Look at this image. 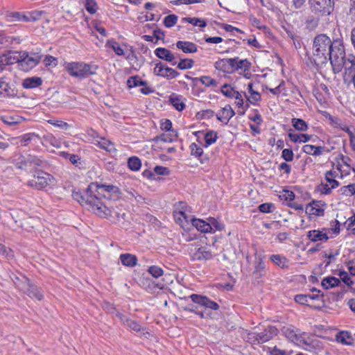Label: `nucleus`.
<instances>
[{
    "label": "nucleus",
    "instance_id": "nucleus-48",
    "mask_svg": "<svg viewBox=\"0 0 355 355\" xmlns=\"http://www.w3.org/2000/svg\"><path fill=\"white\" fill-rule=\"evenodd\" d=\"M341 193L346 196H352L355 193V184L343 186L340 189Z\"/></svg>",
    "mask_w": 355,
    "mask_h": 355
},
{
    "label": "nucleus",
    "instance_id": "nucleus-24",
    "mask_svg": "<svg viewBox=\"0 0 355 355\" xmlns=\"http://www.w3.org/2000/svg\"><path fill=\"white\" fill-rule=\"evenodd\" d=\"M234 60L232 58L221 59L215 62L214 67L217 70L226 71L230 68L232 69V65L234 63Z\"/></svg>",
    "mask_w": 355,
    "mask_h": 355
},
{
    "label": "nucleus",
    "instance_id": "nucleus-53",
    "mask_svg": "<svg viewBox=\"0 0 355 355\" xmlns=\"http://www.w3.org/2000/svg\"><path fill=\"white\" fill-rule=\"evenodd\" d=\"M43 13H44L43 11H40V10H34V11L28 12V21H35L39 20Z\"/></svg>",
    "mask_w": 355,
    "mask_h": 355
},
{
    "label": "nucleus",
    "instance_id": "nucleus-36",
    "mask_svg": "<svg viewBox=\"0 0 355 355\" xmlns=\"http://www.w3.org/2000/svg\"><path fill=\"white\" fill-rule=\"evenodd\" d=\"M235 257V251L234 248L230 243L225 245V248L223 249V259L231 261Z\"/></svg>",
    "mask_w": 355,
    "mask_h": 355
},
{
    "label": "nucleus",
    "instance_id": "nucleus-45",
    "mask_svg": "<svg viewBox=\"0 0 355 355\" xmlns=\"http://www.w3.org/2000/svg\"><path fill=\"white\" fill-rule=\"evenodd\" d=\"M178 21V17L174 15H168L164 19V24L167 28H171L175 26Z\"/></svg>",
    "mask_w": 355,
    "mask_h": 355
},
{
    "label": "nucleus",
    "instance_id": "nucleus-3",
    "mask_svg": "<svg viewBox=\"0 0 355 355\" xmlns=\"http://www.w3.org/2000/svg\"><path fill=\"white\" fill-rule=\"evenodd\" d=\"M330 64L334 74L340 73L343 69H345V74L349 73L350 76L355 73V56L352 54L346 55L344 46L337 50V54Z\"/></svg>",
    "mask_w": 355,
    "mask_h": 355
},
{
    "label": "nucleus",
    "instance_id": "nucleus-21",
    "mask_svg": "<svg viewBox=\"0 0 355 355\" xmlns=\"http://www.w3.org/2000/svg\"><path fill=\"white\" fill-rule=\"evenodd\" d=\"M307 237L313 242L327 241L329 239L327 234L322 233L318 230L309 231L307 234Z\"/></svg>",
    "mask_w": 355,
    "mask_h": 355
},
{
    "label": "nucleus",
    "instance_id": "nucleus-10",
    "mask_svg": "<svg viewBox=\"0 0 355 355\" xmlns=\"http://www.w3.org/2000/svg\"><path fill=\"white\" fill-rule=\"evenodd\" d=\"M189 297L194 303L202 305L206 308H209L212 310H217L219 308V306L216 302L210 300L205 296L192 294Z\"/></svg>",
    "mask_w": 355,
    "mask_h": 355
},
{
    "label": "nucleus",
    "instance_id": "nucleus-27",
    "mask_svg": "<svg viewBox=\"0 0 355 355\" xmlns=\"http://www.w3.org/2000/svg\"><path fill=\"white\" fill-rule=\"evenodd\" d=\"M336 340L346 345H352L354 343V338L348 331H340L336 335Z\"/></svg>",
    "mask_w": 355,
    "mask_h": 355
},
{
    "label": "nucleus",
    "instance_id": "nucleus-39",
    "mask_svg": "<svg viewBox=\"0 0 355 355\" xmlns=\"http://www.w3.org/2000/svg\"><path fill=\"white\" fill-rule=\"evenodd\" d=\"M128 166L132 171H138L141 168V162L137 157H131L128 160Z\"/></svg>",
    "mask_w": 355,
    "mask_h": 355
},
{
    "label": "nucleus",
    "instance_id": "nucleus-6",
    "mask_svg": "<svg viewBox=\"0 0 355 355\" xmlns=\"http://www.w3.org/2000/svg\"><path fill=\"white\" fill-rule=\"evenodd\" d=\"M313 12L319 16L330 15L334 10V0H309Z\"/></svg>",
    "mask_w": 355,
    "mask_h": 355
},
{
    "label": "nucleus",
    "instance_id": "nucleus-38",
    "mask_svg": "<svg viewBox=\"0 0 355 355\" xmlns=\"http://www.w3.org/2000/svg\"><path fill=\"white\" fill-rule=\"evenodd\" d=\"M243 338L252 345H258L259 343L258 332H245Z\"/></svg>",
    "mask_w": 355,
    "mask_h": 355
},
{
    "label": "nucleus",
    "instance_id": "nucleus-18",
    "mask_svg": "<svg viewBox=\"0 0 355 355\" xmlns=\"http://www.w3.org/2000/svg\"><path fill=\"white\" fill-rule=\"evenodd\" d=\"M22 51H8L4 53L5 57L6 58V64L8 65H11L15 63H19V67H21V55Z\"/></svg>",
    "mask_w": 355,
    "mask_h": 355
},
{
    "label": "nucleus",
    "instance_id": "nucleus-43",
    "mask_svg": "<svg viewBox=\"0 0 355 355\" xmlns=\"http://www.w3.org/2000/svg\"><path fill=\"white\" fill-rule=\"evenodd\" d=\"M85 7L89 14H95L98 9L97 3L95 0H85Z\"/></svg>",
    "mask_w": 355,
    "mask_h": 355
},
{
    "label": "nucleus",
    "instance_id": "nucleus-31",
    "mask_svg": "<svg viewBox=\"0 0 355 355\" xmlns=\"http://www.w3.org/2000/svg\"><path fill=\"white\" fill-rule=\"evenodd\" d=\"M270 260L277 266L282 268H288V260L280 254H273L270 257Z\"/></svg>",
    "mask_w": 355,
    "mask_h": 355
},
{
    "label": "nucleus",
    "instance_id": "nucleus-42",
    "mask_svg": "<svg viewBox=\"0 0 355 355\" xmlns=\"http://www.w3.org/2000/svg\"><path fill=\"white\" fill-rule=\"evenodd\" d=\"M183 20L193 24L195 26H199L205 28L207 26V22L204 19H201L197 17H185Z\"/></svg>",
    "mask_w": 355,
    "mask_h": 355
},
{
    "label": "nucleus",
    "instance_id": "nucleus-11",
    "mask_svg": "<svg viewBox=\"0 0 355 355\" xmlns=\"http://www.w3.org/2000/svg\"><path fill=\"white\" fill-rule=\"evenodd\" d=\"M326 204L321 200H313L310 202L306 208V213L313 214L318 216H322L324 214V207Z\"/></svg>",
    "mask_w": 355,
    "mask_h": 355
},
{
    "label": "nucleus",
    "instance_id": "nucleus-29",
    "mask_svg": "<svg viewBox=\"0 0 355 355\" xmlns=\"http://www.w3.org/2000/svg\"><path fill=\"white\" fill-rule=\"evenodd\" d=\"M338 172L335 170H330L325 173V180L331 186V188H336L339 186V182L336 180Z\"/></svg>",
    "mask_w": 355,
    "mask_h": 355
},
{
    "label": "nucleus",
    "instance_id": "nucleus-51",
    "mask_svg": "<svg viewBox=\"0 0 355 355\" xmlns=\"http://www.w3.org/2000/svg\"><path fill=\"white\" fill-rule=\"evenodd\" d=\"M179 75L180 73L177 71L168 67H166L164 73L162 74V77L171 79L178 76Z\"/></svg>",
    "mask_w": 355,
    "mask_h": 355
},
{
    "label": "nucleus",
    "instance_id": "nucleus-37",
    "mask_svg": "<svg viewBox=\"0 0 355 355\" xmlns=\"http://www.w3.org/2000/svg\"><path fill=\"white\" fill-rule=\"evenodd\" d=\"M0 89L4 90L6 96H16L17 93L15 90L12 88L7 83L0 78ZM2 94L1 90H0V95Z\"/></svg>",
    "mask_w": 355,
    "mask_h": 355
},
{
    "label": "nucleus",
    "instance_id": "nucleus-23",
    "mask_svg": "<svg viewBox=\"0 0 355 355\" xmlns=\"http://www.w3.org/2000/svg\"><path fill=\"white\" fill-rule=\"evenodd\" d=\"M191 220L192 225L196 227L198 230L205 233L211 232V224L201 219L192 218Z\"/></svg>",
    "mask_w": 355,
    "mask_h": 355
},
{
    "label": "nucleus",
    "instance_id": "nucleus-4",
    "mask_svg": "<svg viewBox=\"0 0 355 355\" xmlns=\"http://www.w3.org/2000/svg\"><path fill=\"white\" fill-rule=\"evenodd\" d=\"M16 286L28 296L41 300L43 298V293L40 289L34 284L31 283L29 279L24 276L21 277H15L13 279Z\"/></svg>",
    "mask_w": 355,
    "mask_h": 355
},
{
    "label": "nucleus",
    "instance_id": "nucleus-16",
    "mask_svg": "<svg viewBox=\"0 0 355 355\" xmlns=\"http://www.w3.org/2000/svg\"><path fill=\"white\" fill-rule=\"evenodd\" d=\"M42 162L40 159L29 155L24 161L19 163V168L24 170H31L40 166Z\"/></svg>",
    "mask_w": 355,
    "mask_h": 355
},
{
    "label": "nucleus",
    "instance_id": "nucleus-13",
    "mask_svg": "<svg viewBox=\"0 0 355 355\" xmlns=\"http://www.w3.org/2000/svg\"><path fill=\"white\" fill-rule=\"evenodd\" d=\"M90 185H93L92 189L94 187H95V188H98L100 190H102V191H105L107 193H103V196L105 198H106L107 200H111L112 195H114L115 198L119 197V189L116 186L105 185V184H102L101 186H96V185L94 184L93 183L91 184Z\"/></svg>",
    "mask_w": 355,
    "mask_h": 355
},
{
    "label": "nucleus",
    "instance_id": "nucleus-22",
    "mask_svg": "<svg viewBox=\"0 0 355 355\" xmlns=\"http://www.w3.org/2000/svg\"><path fill=\"white\" fill-rule=\"evenodd\" d=\"M121 263L127 267H134L137 263V258L135 255L125 253L121 254L119 257Z\"/></svg>",
    "mask_w": 355,
    "mask_h": 355
},
{
    "label": "nucleus",
    "instance_id": "nucleus-61",
    "mask_svg": "<svg viewBox=\"0 0 355 355\" xmlns=\"http://www.w3.org/2000/svg\"><path fill=\"white\" fill-rule=\"evenodd\" d=\"M43 62L46 67H55L58 64L57 59L51 55H46L44 59L43 60Z\"/></svg>",
    "mask_w": 355,
    "mask_h": 355
},
{
    "label": "nucleus",
    "instance_id": "nucleus-28",
    "mask_svg": "<svg viewBox=\"0 0 355 355\" xmlns=\"http://www.w3.org/2000/svg\"><path fill=\"white\" fill-rule=\"evenodd\" d=\"M42 83V80L40 77H31L26 78L22 85L24 88L32 89L40 86Z\"/></svg>",
    "mask_w": 355,
    "mask_h": 355
},
{
    "label": "nucleus",
    "instance_id": "nucleus-40",
    "mask_svg": "<svg viewBox=\"0 0 355 355\" xmlns=\"http://www.w3.org/2000/svg\"><path fill=\"white\" fill-rule=\"evenodd\" d=\"M292 125L295 128V129L299 131H306L308 128L307 123L303 119H293Z\"/></svg>",
    "mask_w": 355,
    "mask_h": 355
},
{
    "label": "nucleus",
    "instance_id": "nucleus-56",
    "mask_svg": "<svg viewBox=\"0 0 355 355\" xmlns=\"http://www.w3.org/2000/svg\"><path fill=\"white\" fill-rule=\"evenodd\" d=\"M48 123L63 130H67L69 127V125L67 123L64 122L62 121H55L50 119L48 120Z\"/></svg>",
    "mask_w": 355,
    "mask_h": 355
},
{
    "label": "nucleus",
    "instance_id": "nucleus-60",
    "mask_svg": "<svg viewBox=\"0 0 355 355\" xmlns=\"http://www.w3.org/2000/svg\"><path fill=\"white\" fill-rule=\"evenodd\" d=\"M340 277L342 279L343 282L348 286H350L353 284L354 282L349 276L348 273L345 271H342L339 274Z\"/></svg>",
    "mask_w": 355,
    "mask_h": 355
},
{
    "label": "nucleus",
    "instance_id": "nucleus-46",
    "mask_svg": "<svg viewBox=\"0 0 355 355\" xmlns=\"http://www.w3.org/2000/svg\"><path fill=\"white\" fill-rule=\"evenodd\" d=\"M236 90L234 89V88L231 87L227 84H225L221 87V92L227 97L229 98H234L236 94Z\"/></svg>",
    "mask_w": 355,
    "mask_h": 355
},
{
    "label": "nucleus",
    "instance_id": "nucleus-25",
    "mask_svg": "<svg viewBox=\"0 0 355 355\" xmlns=\"http://www.w3.org/2000/svg\"><path fill=\"white\" fill-rule=\"evenodd\" d=\"M324 148L323 146H315L313 145L306 144L302 148V151L308 155L313 156H320L324 152Z\"/></svg>",
    "mask_w": 355,
    "mask_h": 355
},
{
    "label": "nucleus",
    "instance_id": "nucleus-26",
    "mask_svg": "<svg viewBox=\"0 0 355 355\" xmlns=\"http://www.w3.org/2000/svg\"><path fill=\"white\" fill-rule=\"evenodd\" d=\"M254 271L253 275L256 279L261 277L263 275L265 263L261 257H257L254 261Z\"/></svg>",
    "mask_w": 355,
    "mask_h": 355
},
{
    "label": "nucleus",
    "instance_id": "nucleus-50",
    "mask_svg": "<svg viewBox=\"0 0 355 355\" xmlns=\"http://www.w3.org/2000/svg\"><path fill=\"white\" fill-rule=\"evenodd\" d=\"M148 272L155 278L161 277L164 273L163 270L157 266H150L148 269Z\"/></svg>",
    "mask_w": 355,
    "mask_h": 355
},
{
    "label": "nucleus",
    "instance_id": "nucleus-9",
    "mask_svg": "<svg viewBox=\"0 0 355 355\" xmlns=\"http://www.w3.org/2000/svg\"><path fill=\"white\" fill-rule=\"evenodd\" d=\"M282 331L283 334L289 339L291 342L297 344H304L306 345H309L306 341L304 340V338L302 337V334H300V331L298 329H296L293 326H284L282 329Z\"/></svg>",
    "mask_w": 355,
    "mask_h": 355
},
{
    "label": "nucleus",
    "instance_id": "nucleus-17",
    "mask_svg": "<svg viewBox=\"0 0 355 355\" xmlns=\"http://www.w3.org/2000/svg\"><path fill=\"white\" fill-rule=\"evenodd\" d=\"M155 54L160 59L172 62L173 65L176 64V62L174 61L175 59L174 54L168 49L162 47L157 48L155 51Z\"/></svg>",
    "mask_w": 355,
    "mask_h": 355
},
{
    "label": "nucleus",
    "instance_id": "nucleus-15",
    "mask_svg": "<svg viewBox=\"0 0 355 355\" xmlns=\"http://www.w3.org/2000/svg\"><path fill=\"white\" fill-rule=\"evenodd\" d=\"M258 334L259 343H264L276 336L278 334V329L274 326H268L263 331Z\"/></svg>",
    "mask_w": 355,
    "mask_h": 355
},
{
    "label": "nucleus",
    "instance_id": "nucleus-64",
    "mask_svg": "<svg viewBox=\"0 0 355 355\" xmlns=\"http://www.w3.org/2000/svg\"><path fill=\"white\" fill-rule=\"evenodd\" d=\"M274 206L272 203H263L259 206V210L262 213H270Z\"/></svg>",
    "mask_w": 355,
    "mask_h": 355
},
{
    "label": "nucleus",
    "instance_id": "nucleus-34",
    "mask_svg": "<svg viewBox=\"0 0 355 355\" xmlns=\"http://www.w3.org/2000/svg\"><path fill=\"white\" fill-rule=\"evenodd\" d=\"M174 217L175 220L184 228V226L189 223V217L182 211L175 212Z\"/></svg>",
    "mask_w": 355,
    "mask_h": 355
},
{
    "label": "nucleus",
    "instance_id": "nucleus-7",
    "mask_svg": "<svg viewBox=\"0 0 355 355\" xmlns=\"http://www.w3.org/2000/svg\"><path fill=\"white\" fill-rule=\"evenodd\" d=\"M55 183L54 178L44 171H39L33 178L29 180L27 184L38 190L42 189L47 186L53 185Z\"/></svg>",
    "mask_w": 355,
    "mask_h": 355
},
{
    "label": "nucleus",
    "instance_id": "nucleus-57",
    "mask_svg": "<svg viewBox=\"0 0 355 355\" xmlns=\"http://www.w3.org/2000/svg\"><path fill=\"white\" fill-rule=\"evenodd\" d=\"M125 324L135 331H139L141 330V325L135 320L125 319Z\"/></svg>",
    "mask_w": 355,
    "mask_h": 355
},
{
    "label": "nucleus",
    "instance_id": "nucleus-32",
    "mask_svg": "<svg viewBox=\"0 0 355 355\" xmlns=\"http://www.w3.org/2000/svg\"><path fill=\"white\" fill-rule=\"evenodd\" d=\"M340 284L339 279L334 277H327L322 279V286L325 289L338 286Z\"/></svg>",
    "mask_w": 355,
    "mask_h": 355
},
{
    "label": "nucleus",
    "instance_id": "nucleus-8",
    "mask_svg": "<svg viewBox=\"0 0 355 355\" xmlns=\"http://www.w3.org/2000/svg\"><path fill=\"white\" fill-rule=\"evenodd\" d=\"M22 59L20 68L25 71H28L37 66L42 60V55L39 52L28 53L22 51Z\"/></svg>",
    "mask_w": 355,
    "mask_h": 355
},
{
    "label": "nucleus",
    "instance_id": "nucleus-49",
    "mask_svg": "<svg viewBox=\"0 0 355 355\" xmlns=\"http://www.w3.org/2000/svg\"><path fill=\"white\" fill-rule=\"evenodd\" d=\"M100 148L106 150L107 151H112L114 149V144L110 141L101 137V141H98Z\"/></svg>",
    "mask_w": 355,
    "mask_h": 355
},
{
    "label": "nucleus",
    "instance_id": "nucleus-44",
    "mask_svg": "<svg viewBox=\"0 0 355 355\" xmlns=\"http://www.w3.org/2000/svg\"><path fill=\"white\" fill-rule=\"evenodd\" d=\"M217 133L213 130L209 131L205 135L206 146H208L216 142L217 139Z\"/></svg>",
    "mask_w": 355,
    "mask_h": 355
},
{
    "label": "nucleus",
    "instance_id": "nucleus-55",
    "mask_svg": "<svg viewBox=\"0 0 355 355\" xmlns=\"http://www.w3.org/2000/svg\"><path fill=\"white\" fill-rule=\"evenodd\" d=\"M170 101L173 106L175 107L177 110L182 111L184 110L185 105L178 98H171Z\"/></svg>",
    "mask_w": 355,
    "mask_h": 355
},
{
    "label": "nucleus",
    "instance_id": "nucleus-35",
    "mask_svg": "<svg viewBox=\"0 0 355 355\" xmlns=\"http://www.w3.org/2000/svg\"><path fill=\"white\" fill-rule=\"evenodd\" d=\"M192 80H200L202 83V84H203L206 87H215L218 85V83L216 82V80L215 79L211 78L210 76H203L199 78H192Z\"/></svg>",
    "mask_w": 355,
    "mask_h": 355
},
{
    "label": "nucleus",
    "instance_id": "nucleus-41",
    "mask_svg": "<svg viewBox=\"0 0 355 355\" xmlns=\"http://www.w3.org/2000/svg\"><path fill=\"white\" fill-rule=\"evenodd\" d=\"M24 119L19 116H9L3 118V121L9 125H13L21 123Z\"/></svg>",
    "mask_w": 355,
    "mask_h": 355
},
{
    "label": "nucleus",
    "instance_id": "nucleus-62",
    "mask_svg": "<svg viewBox=\"0 0 355 355\" xmlns=\"http://www.w3.org/2000/svg\"><path fill=\"white\" fill-rule=\"evenodd\" d=\"M209 224H211V229L215 227L218 230H222L224 229V225L219 223L216 218H209Z\"/></svg>",
    "mask_w": 355,
    "mask_h": 355
},
{
    "label": "nucleus",
    "instance_id": "nucleus-2",
    "mask_svg": "<svg viewBox=\"0 0 355 355\" xmlns=\"http://www.w3.org/2000/svg\"><path fill=\"white\" fill-rule=\"evenodd\" d=\"M344 46L341 39L331 40L326 34H320L315 37L313 44V60L318 68L326 66L328 62L331 63L337 50Z\"/></svg>",
    "mask_w": 355,
    "mask_h": 355
},
{
    "label": "nucleus",
    "instance_id": "nucleus-5",
    "mask_svg": "<svg viewBox=\"0 0 355 355\" xmlns=\"http://www.w3.org/2000/svg\"><path fill=\"white\" fill-rule=\"evenodd\" d=\"M66 69L69 73L79 79L87 77L89 75L95 74L96 72L92 70L91 65L84 62L68 63Z\"/></svg>",
    "mask_w": 355,
    "mask_h": 355
},
{
    "label": "nucleus",
    "instance_id": "nucleus-12",
    "mask_svg": "<svg viewBox=\"0 0 355 355\" xmlns=\"http://www.w3.org/2000/svg\"><path fill=\"white\" fill-rule=\"evenodd\" d=\"M213 255L211 252L208 249L207 247L201 246L198 248H195L194 252L192 253L191 257L193 260H209L212 258Z\"/></svg>",
    "mask_w": 355,
    "mask_h": 355
},
{
    "label": "nucleus",
    "instance_id": "nucleus-30",
    "mask_svg": "<svg viewBox=\"0 0 355 355\" xmlns=\"http://www.w3.org/2000/svg\"><path fill=\"white\" fill-rule=\"evenodd\" d=\"M329 120L331 121V124L336 128H340L343 131L346 132L349 135V132H352L351 128H349L345 123H344L340 119L337 117L330 116Z\"/></svg>",
    "mask_w": 355,
    "mask_h": 355
},
{
    "label": "nucleus",
    "instance_id": "nucleus-14",
    "mask_svg": "<svg viewBox=\"0 0 355 355\" xmlns=\"http://www.w3.org/2000/svg\"><path fill=\"white\" fill-rule=\"evenodd\" d=\"M234 114L235 112L231 106L230 105H227L221 110H220L216 116L218 121L226 125L228 123L230 119L234 116Z\"/></svg>",
    "mask_w": 355,
    "mask_h": 355
},
{
    "label": "nucleus",
    "instance_id": "nucleus-33",
    "mask_svg": "<svg viewBox=\"0 0 355 355\" xmlns=\"http://www.w3.org/2000/svg\"><path fill=\"white\" fill-rule=\"evenodd\" d=\"M127 85L129 88H132L138 86L147 85V83L142 80L138 76H134L128 79Z\"/></svg>",
    "mask_w": 355,
    "mask_h": 355
},
{
    "label": "nucleus",
    "instance_id": "nucleus-59",
    "mask_svg": "<svg viewBox=\"0 0 355 355\" xmlns=\"http://www.w3.org/2000/svg\"><path fill=\"white\" fill-rule=\"evenodd\" d=\"M282 157L286 162H291L293 159V152L291 149L285 148L282 150Z\"/></svg>",
    "mask_w": 355,
    "mask_h": 355
},
{
    "label": "nucleus",
    "instance_id": "nucleus-63",
    "mask_svg": "<svg viewBox=\"0 0 355 355\" xmlns=\"http://www.w3.org/2000/svg\"><path fill=\"white\" fill-rule=\"evenodd\" d=\"M154 171L157 175H168L170 173V170L168 168L162 166H156L154 168Z\"/></svg>",
    "mask_w": 355,
    "mask_h": 355
},
{
    "label": "nucleus",
    "instance_id": "nucleus-19",
    "mask_svg": "<svg viewBox=\"0 0 355 355\" xmlns=\"http://www.w3.org/2000/svg\"><path fill=\"white\" fill-rule=\"evenodd\" d=\"M176 46L185 53H193L198 51L197 45L191 42L178 41L176 43Z\"/></svg>",
    "mask_w": 355,
    "mask_h": 355
},
{
    "label": "nucleus",
    "instance_id": "nucleus-1",
    "mask_svg": "<svg viewBox=\"0 0 355 355\" xmlns=\"http://www.w3.org/2000/svg\"><path fill=\"white\" fill-rule=\"evenodd\" d=\"M92 187L93 185H89L83 191H73L72 193L73 198L82 206H89L92 211L101 218H107L112 223L119 222L121 219L124 220L125 218L124 209L118 206L115 208H110L99 198L93 194Z\"/></svg>",
    "mask_w": 355,
    "mask_h": 355
},
{
    "label": "nucleus",
    "instance_id": "nucleus-52",
    "mask_svg": "<svg viewBox=\"0 0 355 355\" xmlns=\"http://www.w3.org/2000/svg\"><path fill=\"white\" fill-rule=\"evenodd\" d=\"M191 154L196 157H200L203 153L202 148L196 143H193L190 146Z\"/></svg>",
    "mask_w": 355,
    "mask_h": 355
},
{
    "label": "nucleus",
    "instance_id": "nucleus-20",
    "mask_svg": "<svg viewBox=\"0 0 355 355\" xmlns=\"http://www.w3.org/2000/svg\"><path fill=\"white\" fill-rule=\"evenodd\" d=\"M235 60L234 63L232 65V69L238 71L239 69H243L244 72L248 71L251 67V63L247 60H239L238 57L232 58Z\"/></svg>",
    "mask_w": 355,
    "mask_h": 355
},
{
    "label": "nucleus",
    "instance_id": "nucleus-54",
    "mask_svg": "<svg viewBox=\"0 0 355 355\" xmlns=\"http://www.w3.org/2000/svg\"><path fill=\"white\" fill-rule=\"evenodd\" d=\"M0 255L4 256L8 259L12 258L14 256L12 250L10 248H7L1 243H0Z\"/></svg>",
    "mask_w": 355,
    "mask_h": 355
},
{
    "label": "nucleus",
    "instance_id": "nucleus-58",
    "mask_svg": "<svg viewBox=\"0 0 355 355\" xmlns=\"http://www.w3.org/2000/svg\"><path fill=\"white\" fill-rule=\"evenodd\" d=\"M295 301L300 304L311 306L309 304V300L306 295L299 294L295 295Z\"/></svg>",
    "mask_w": 355,
    "mask_h": 355
},
{
    "label": "nucleus",
    "instance_id": "nucleus-47",
    "mask_svg": "<svg viewBox=\"0 0 355 355\" xmlns=\"http://www.w3.org/2000/svg\"><path fill=\"white\" fill-rule=\"evenodd\" d=\"M193 64H194V61L191 59H188V58L181 59L180 62L178 64V67L182 70L191 69L193 67Z\"/></svg>",
    "mask_w": 355,
    "mask_h": 355
}]
</instances>
